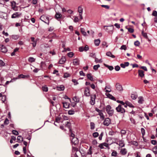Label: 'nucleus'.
<instances>
[{"label": "nucleus", "instance_id": "37998d69", "mask_svg": "<svg viewBox=\"0 0 157 157\" xmlns=\"http://www.w3.org/2000/svg\"><path fill=\"white\" fill-rule=\"evenodd\" d=\"M11 37L13 39L17 40L19 36L17 35H12Z\"/></svg>", "mask_w": 157, "mask_h": 157}, {"label": "nucleus", "instance_id": "c756f323", "mask_svg": "<svg viewBox=\"0 0 157 157\" xmlns=\"http://www.w3.org/2000/svg\"><path fill=\"white\" fill-rule=\"evenodd\" d=\"M63 107L66 109H67L69 108V104L67 102H63Z\"/></svg>", "mask_w": 157, "mask_h": 157}, {"label": "nucleus", "instance_id": "8fccbe9b", "mask_svg": "<svg viewBox=\"0 0 157 157\" xmlns=\"http://www.w3.org/2000/svg\"><path fill=\"white\" fill-rule=\"evenodd\" d=\"M73 100L75 102H78L79 101V100L78 98L76 96H75L73 98Z\"/></svg>", "mask_w": 157, "mask_h": 157}, {"label": "nucleus", "instance_id": "f8f14e48", "mask_svg": "<svg viewBox=\"0 0 157 157\" xmlns=\"http://www.w3.org/2000/svg\"><path fill=\"white\" fill-rule=\"evenodd\" d=\"M62 17V15L60 13L58 12H56V13L55 17L58 21H60V19Z\"/></svg>", "mask_w": 157, "mask_h": 157}, {"label": "nucleus", "instance_id": "2eb2a0df", "mask_svg": "<svg viewBox=\"0 0 157 157\" xmlns=\"http://www.w3.org/2000/svg\"><path fill=\"white\" fill-rule=\"evenodd\" d=\"M71 142L74 145H76L78 143V140L77 138L73 137L71 140Z\"/></svg>", "mask_w": 157, "mask_h": 157}, {"label": "nucleus", "instance_id": "473e14b6", "mask_svg": "<svg viewBox=\"0 0 157 157\" xmlns=\"http://www.w3.org/2000/svg\"><path fill=\"white\" fill-rule=\"evenodd\" d=\"M80 30L81 33L84 36H86V33L85 32V29L83 28H81Z\"/></svg>", "mask_w": 157, "mask_h": 157}, {"label": "nucleus", "instance_id": "774afa93", "mask_svg": "<svg viewBox=\"0 0 157 157\" xmlns=\"http://www.w3.org/2000/svg\"><path fill=\"white\" fill-rule=\"evenodd\" d=\"M115 132L112 130H111L109 131V135L113 136L114 135Z\"/></svg>", "mask_w": 157, "mask_h": 157}, {"label": "nucleus", "instance_id": "f704fd0d", "mask_svg": "<svg viewBox=\"0 0 157 157\" xmlns=\"http://www.w3.org/2000/svg\"><path fill=\"white\" fill-rule=\"evenodd\" d=\"M104 65L106 67L108 68V69L110 71H112L113 69V67L112 66H110L105 64H104Z\"/></svg>", "mask_w": 157, "mask_h": 157}, {"label": "nucleus", "instance_id": "bf43d9fd", "mask_svg": "<svg viewBox=\"0 0 157 157\" xmlns=\"http://www.w3.org/2000/svg\"><path fill=\"white\" fill-rule=\"evenodd\" d=\"M12 133L15 135H18L19 134L18 132L16 130H13L12 131Z\"/></svg>", "mask_w": 157, "mask_h": 157}, {"label": "nucleus", "instance_id": "e433bc0d", "mask_svg": "<svg viewBox=\"0 0 157 157\" xmlns=\"http://www.w3.org/2000/svg\"><path fill=\"white\" fill-rule=\"evenodd\" d=\"M117 152L114 150L113 151H112V154H111V155L112 156H117Z\"/></svg>", "mask_w": 157, "mask_h": 157}, {"label": "nucleus", "instance_id": "603ef678", "mask_svg": "<svg viewBox=\"0 0 157 157\" xmlns=\"http://www.w3.org/2000/svg\"><path fill=\"white\" fill-rule=\"evenodd\" d=\"M27 76L26 75H24L22 74H21L18 76V78H25L26 77H27Z\"/></svg>", "mask_w": 157, "mask_h": 157}, {"label": "nucleus", "instance_id": "412c9836", "mask_svg": "<svg viewBox=\"0 0 157 157\" xmlns=\"http://www.w3.org/2000/svg\"><path fill=\"white\" fill-rule=\"evenodd\" d=\"M106 95L107 96V97L109 98L112 99L113 100L115 101L116 99L112 95L110 94L109 93L106 94Z\"/></svg>", "mask_w": 157, "mask_h": 157}, {"label": "nucleus", "instance_id": "6e6d98bb", "mask_svg": "<svg viewBox=\"0 0 157 157\" xmlns=\"http://www.w3.org/2000/svg\"><path fill=\"white\" fill-rule=\"evenodd\" d=\"M6 96L5 95H3L2 97V101L3 103H4L5 101H6Z\"/></svg>", "mask_w": 157, "mask_h": 157}, {"label": "nucleus", "instance_id": "4c0bfd02", "mask_svg": "<svg viewBox=\"0 0 157 157\" xmlns=\"http://www.w3.org/2000/svg\"><path fill=\"white\" fill-rule=\"evenodd\" d=\"M152 151L155 154H157V146H155L153 148Z\"/></svg>", "mask_w": 157, "mask_h": 157}, {"label": "nucleus", "instance_id": "49530a36", "mask_svg": "<svg viewBox=\"0 0 157 157\" xmlns=\"http://www.w3.org/2000/svg\"><path fill=\"white\" fill-rule=\"evenodd\" d=\"M74 17V21L75 22H77L79 21V19H78V17L76 16H75Z\"/></svg>", "mask_w": 157, "mask_h": 157}, {"label": "nucleus", "instance_id": "052dcab7", "mask_svg": "<svg viewBox=\"0 0 157 157\" xmlns=\"http://www.w3.org/2000/svg\"><path fill=\"white\" fill-rule=\"evenodd\" d=\"M71 51V49L69 48H64V50L62 52H66L67 51Z\"/></svg>", "mask_w": 157, "mask_h": 157}, {"label": "nucleus", "instance_id": "ea45409f", "mask_svg": "<svg viewBox=\"0 0 157 157\" xmlns=\"http://www.w3.org/2000/svg\"><path fill=\"white\" fill-rule=\"evenodd\" d=\"M142 34L143 36L145 38L147 39L148 38L147 33H144L143 31H142Z\"/></svg>", "mask_w": 157, "mask_h": 157}, {"label": "nucleus", "instance_id": "aec40b11", "mask_svg": "<svg viewBox=\"0 0 157 157\" xmlns=\"http://www.w3.org/2000/svg\"><path fill=\"white\" fill-rule=\"evenodd\" d=\"M144 101V100L143 97L141 96L138 98V103L139 104H142Z\"/></svg>", "mask_w": 157, "mask_h": 157}, {"label": "nucleus", "instance_id": "4d7b16f0", "mask_svg": "<svg viewBox=\"0 0 157 157\" xmlns=\"http://www.w3.org/2000/svg\"><path fill=\"white\" fill-rule=\"evenodd\" d=\"M120 49L121 50L124 49L125 50L127 49V48L125 45H123L121 46Z\"/></svg>", "mask_w": 157, "mask_h": 157}, {"label": "nucleus", "instance_id": "c9c22d12", "mask_svg": "<svg viewBox=\"0 0 157 157\" xmlns=\"http://www.w3.org/2000/svg\"><path fill=\"white\" fill-rule=\"evenodd\" d=\"M17 140L19 141V143L23 141V138L21 136H18L17 138Z\"/></svg>", "mask_w": 157, "mask_h": 157}, {"label": "nucleus", "instance_id": "1a4fd4ad", "mask_svg": "<svg viewBox=\"0 0 157 157\" xmlns=\"http://www.w3.org/2000/svg\"><path fill=\"white\" fill-rule=\"evenodd\" d=\"M111 123V120L109 118H106L103 122V124L108 126Z\"/></svg>", "mask_w": 157, "mask_h": 157}, {"label": "nucleus", "instance_id": "e2e57ef3", "mask_svg": "<svg viewBox=\"0 0 157 157\" xmlns=\"http://www.w3.org/2000/svg\"><path fill=\"white\" fill-rule=\"evenodd\" d=\"M103 145L104 146H105L107 147H108L109 149V145L108 144L106 143H103Z\"/></svg>", "mask_w": 157, "mask_h": 157}, {"label": "nucleus", "instance_id": "f3484780", "mask_svg": "<svg viewBox=\"0 0 157 157\" xmlns=\"http://www.w3.org/2000/svg\"><path fill=\"white\" fill-rule=\"evenodd\" d=\"M127 153V151L126 148H122L120 150L121 154L123 155H125Z\"/></svg>", "mask_w": 157, "mask_h": 157}, {"label": "nucleus", "instance_id": "72a5a7b5", "mask_svg": "<svg viewBox=\"0 0 157 157\" xmlns=\"http://www.w3.org/2000/svg\"><path fill=\"white\" fill-rule=\"evenodd\" d=\"M57 89L59 91L63 90L64 89V86L61 85L59 87H57Z\"/></svg>", "mask_w": 157, "mask_h": 157}, {"label": "nucleus", "instance_id": "7c9ffc66", "mask_svg": "<svg viewBox=\"0 0 157 157\" xmlns=\"http://www.w3.org/2000/svg\"><path fill=\"white\" fill-rule=\"evenodd\" d=\"M105 91L107 92H109L111 91V90L109 86H106L105 88Z\"/></svg>", "mask_w": 157, "mask_h": 157}, {"label": "nucleus", "instance_id": "09e8293b", "mask_svg": "<svg viewBox=\"0 0 157 157\" xmlns=\"http://www.w3.org/2000/svg\"><path fill=\"white\" fill-rule=\"evenodd\" d=\"M131 97L132 99L134 100L137 98V96L136 95L133 94H131Z\"/></svg>", "mask_w": 157, "mask_h": 157}, {"label": "nucleus", "instance_id": "9b49d317", "mask_svg": "<svg viewBox=\"0 0 157 157\" xmlns=\"http://www.w3.org/2000/svg\"><path fill=\"white\" fill-rule=\"evenodd\" d=\"M116 89L118 91H122L123 90L122 86L118 83L116 84Z\"/></svg>", "mask_w": 157, "mask_h": 157}, {"label": "nucleus", "instance_id": "423d86ee", "mask_svg": "<svg viewBox=\"0 0 157 157\" xmlns=\"http://www.w3.org/2000/svg\"><path fill=\"white\" fill-rule=\"evenodd\" d=\"M21 15V13L19 12H16L13 13L11 16L12 18H19Z\"/></svg>", "mask_w": 157, "mask_h": 157}, {"label": "nucleus", "instance_id": "f03ea898", "mask_svg": "<svg viewBox=\"0 0 157 157\" xmlns=\"http://www.w3.org/2000/svg\"><path fill=\"white\" fill-rule=\"evenodd\" d=\"M40 19L45 23L48 25H49L50 20L49 17L48 16L45 15H43L40 17Z\"/></svg>", "mask_w": 157, "mask_h": 157}, {"label": "nucleus", "instance_id": "6e6552de", "mask_svg": "<svg viewBox=\"0 0 157 157\" xmlns=\"http://www.w3.org/2000/svg\"><path fill=\"white\" fill-rule=\"evenodd\" d=\"M95 110L98 113V114L100 116V118L102 120H104V117L103 114L102 113V111L98 108H96Z\"/></svg>", "mask_w": 157, "mask_h": 157}, {"label": "nucleus", "instance_id": "9d476101", "mask_svg": "<svg viewBox=\"0 0 157 157\" xmlns=\"http://www.w3.org/2000/svg\"><path fill=\"white\" fill-rule=\"evenodd\" d=\"M95 95H91V99L90 103V104L92 105H94L95 103Z\"/></svg>", "mask_w": 157, "mask_h": 157}, {"label": "nucleus", "instance_id": "5fc2aeb1", "mask_svg": "<svg viewBox=\"0 0 157 157\" xmlns=\"http://www.w3.org/2000/svg\"><path fill=\"white\" fill-rule=\"evenodd\" d=\"M134 44L135 46H138L140 44V42L138 40H137L134 42Z\"/></svg>", "mask_w": 157, "mask_h": 157}, {"label": "nucleus", "instance_id": "a18cd8bd", "mask_svg": "<svg viewBox=\"0 0 157 157\" xmlns=\"http://www.w3.org/2000/svg\"><path fill=\"white\" fill-rule=\"evenodd\" d=\"M141 133L142 134L143 138L144 139V136L145 134V130L144 128H141Z\"/></svg>", "mask_w": 157, "mask_h": 157}, {"label": "nucleus", "instance_id": "c03bdc74", "mask_svg": "<svg viewBox=\"0 0 157 157\" xmlns=\"http://www.w3.org/2000/svg\"><path fill=\"white\" fill-rule=\"evenodd\" d=\"M67 55L69 57L71 58L73 56L74 54L73 52H71L68 53Z\"/></svg>", "mask_w": 157, "mask_h": 157}, {"label": "nucleus", "instance_id": "cd10ccee", "mask_svg": "<svg viewBox=\"0 0 157 157\" xmlns=\"http://www.w3.org/2000/svg\"><path fill=\"white\" fill-rule=\"evenodd\" d=\"M46 65L45 63L44 62H41L40 63V67L41 69H44V68Z\"/></svg>", "mask_w": 157, "mask_h": 157}, {"label": "nucleus", "instance_id": "de8ad7c7", "mask_svg": "<svg viewBox=\"0 0 157 157\" xmlns=\"http://www.w3.org/2000/svg\"><path fill=\"white\" fill-rule=\"evenodd\" d=\"M100 67V65L99 64L95 65L94 66L93 69L95 70H97L98 68Z\"/></svg>", "mask_w": 157, "mask_h": 157}, {"label": "nucleus", "instance_id": "79ce46f5", "mask_svg": "<svg viewBox=\"0 0 157 157\" xmlns=\"http://www.w3.org/2000/svg\"><path fill=\"white\" fill-rule=\"evenodd\" d=\"M90 129H94L95 128V124L94 123L91 122L90 124Z\"/></svg>", "mask_w": 157, "mask_h": 157}, {"label": "nucleus", "instance_id": "bb28decb", "mask_svg": "<svg viewBox=\"0 0 157 157\" xmlns=\"http://www.w3.org/2000/svg\"><path fill=\"white\" fill-rule=\"evenodd\" d=\"M121 147H123L124 146V141L122 140H120L119 141V144L117 143Z\"/></svg>", "mask_w": 157, "mask_h": 157}, {"label": "nucleus", "instance_id": "4468645a", "mask_svg": "<svg viewBox=\"0 0 157 157\" xmlns=\"http://www.w3.org/2000/svg\"><path fill=\"white\" fill-rule=\"evenodd\" d=\"M73 64L74 65L77 66L79 64V60L78 59L76 58L73 60Z\"/></svg>", "mask_w": 157, "mask_h": 157}, {"label": "nucleus", "instance_id": "20e7f679", "mask_svg": "<svg viewBox=\"0 0 157 157\" xmlns=\"http://www.w3.org/2000/svg\"><path fill=\"white\" fill-rule=\"evenodd\" d=\"M78 11L79 13V16L80 19L82 20L83 19L82 13L83 12V9L82 6H79L78 8Z\"/></svg>", "mask_w": 157, "mask_h": 157}, {"label": "nucleus", "instance_id": "393cba45", "mask_svg": "<svg viewBox=\"0 0 157 157\" xmlns=\"http://www.w3.org/2000/svg\"><path fill=\"white\" fill-rule=\"evenodd\" d=\"M106 56L111 57L113 58H114L115 56L114 55H113L110 52H108L106 53Z\"/></svg>", "mask_w": 157, "mask_h": 157}, {"label": "nucleus", "instance_id": "5701e85b", "mask_svg": "<svg viewBox=\"0 0 157 157\" xmlns=\"http://www.w3.org/2000/svg\"><path fill=\"white\" fill-rule=\"evenodd\" d=\"M87 78L90 81H93L94 80L91 74H87Z\"/></svg>", "mask_w": 157, "mask_h": 157}, {"label": "nucleus", "instance_id": "c85d7f7f", "mask_svg": "<svg viewBox=\"0 0 157 157\" xmlns=\"http://www.w3.org/2000/svg\"><path fill=\"white\" fill-rule=\"evenodd\" d=\"M94 42L95 45L98 46L99 45L100 43V40L99 39H96L94 40Z\"/></svg>", "mask_w": 157, "mask_h": 157}, {"label": "nucleus", "instance_id": "3c124183", "mask_svg": "<svg viewBox=\"0 0 157 157\" xmlns=\"http://www.w3.org/2000/svg\"><path fill=\"white\" fill-rule=\"evenodd\" d=\"M127 29L128 30V31L130 33H132L134 32V30L132 28H129Z\"/></svg>", "mask_w": 157, "mask_h": 157}, {"label": "nucleus", "instance_id": "864d4df0", "mask_svg": "<svg viewBox=\"0 0 157 157\" xmlns=\"http://www.w3.org/2000/svg\"><path fill=\"white\" fill-rule=\"evenodd\" d=\"M98 135L99 134L98 132H95L93 134V136L95 138L97 137Z\"/></svg>", "mask_w": 157, "mask_h": 157}, {"label": "nucleus", "instance_id": "7ed1b4c3", "mask_svg": "<svg viewBox=\"0 0 157 157\" xmlns=\"http://www.w3.org/2000/svg\"><path fill=\"white\" fill-rule=\"evenodd\" d=\"M106 27L107 28L105 29L106 31L109 33L110 34H112L113 33V30L114 29L113 26L112 25L110 26H104V28Z\"/></svg>", "mask_w": 157, "mask_h": 157}, {"label": "nucleus", "instance_id": "6ab92c4d", "mask_svg": "<svg viewBox=\"0 0 157 157\" xmlns=\"http://www.w3.org/2000/svg\"><path fill=\"white\" fill-rule=\"evenodd\" d=\"M129 65L128 62H125L124 63H121L120 66L123 68H125L126 67L128 66Z\"/></svg>", "mask_w": 157, "mask_h": 157}, {"label": "nucleus", "instance_id": "a19ab883", "mask_svg": "<svg viewBox=\"0 0 157 157\" xmlns=\"http://www.w3.org/2000/svg\"><path fill=\"white\" fill-rule=\"evenodd\" d=\"M68 113L70 115H72L75 113V111L74 110H70L68 111Z\"/></svg>", "mask_w": 157, "mask_h": 157}, {"label": "nucleus", "instance_id": "2f4dec72", "mask_svg": "<svg viewBox=\"0 0 157 157\" xmlns=\"http://www.w3.org/2000/svg\"><path fill=\"white\" fill-rule=\"evenodd\" d=\"M35 60V59L32 57H30L28 59V61L29 62L32 63L34 62Z\"/></svg>", "mask_w": 157, "mask_h": 157}, {"label": "nucleus", "instance_id": "338daca9", "mask_svg": "<svg viewBox=\"0 0 157 157\" xmlns=\"http://www.w3.org/2000/svg\"><path fill=\"white\" fill-rule=\"evenodd\" d=\"M120 69V67L119 66H117L115 67V69L117 71H119Z\"/></svg>", "mask_w": 157, "mask_h": 157}, {"label": "nucleus", "instance_id": "69168bd1", "mask_svg": "<svg viewBox=\"0 0 157 157\" xmlns=\"http://www.w3.org/2000/svg\"><path fill=\"white\" fill-rule=\"evenodd\" d=\"M72 81L74 83L75 85H76L78 84V82L75 79H72Z\"/></svg>", "mask_w": 157, "mask_h": 157}, {"label": "nucleus", "instance_id": "0e129e2a", "mask_svg": "<svg viewBox=\"0 0 157 157\" xmlns=\"http://www.w3.org/2000/svg\"><path fill=\"white\" fill-rule=\"evenodd\" d=\"M70 125H71V124L68 121H67L66 122V127H67L69 128L70 127Z\"/></svg>", "mask_w": 157, "mask_h": 157}, {"label": "nucleus", "instance_id": "4be33fe9", "mask_svg": "<svg viewBox=\"0 0 157 157\" xmlns=\"http://www.w3.org/2000/svg\"><path fill=\"white\" fill-rule=\"evenodd\" d=\"M139 75L142 78L144 76V71L142 70H138Z\"/></svg>", "mask_w": 157, "mask_h": 157}, {"label": "nucleus", "instance_id": "13d9d810", "mask_svg": "<svg viewBox=\"0 0 157 157\" xmlns=\"http://www.w3.org/2000/svg\"><path fill=\"white\" fill-rule=\"evenodd\" d=\"M70 76V75L69 74L67 73H64V75H63V78H67Z\"/></svg>", "mask_w": 157, "mask_h": 157}, {"label": "nucleus", "instance_id": "ddd939ff", "mask_svg": "<svg viewBox=\"0 0 157 157\" xmlns=\"http://www.w3.org/2000/svg\"><path fill=\"white\" fill-rule=\"evenodd\" d=\"M0 50L3 53H6L7 51V50L6 47L2 45H0Z\"/></svg>", "mask_w": 157, "mask_h": 157}, {"label": "nucleus", "instance_id": "a878e982", "mask_svg": "<svg viewBox=\"0 0 157 157\" xmlns=\"http://www.w3.org/2000/svg\"><path fill=\"white\" fill-rule=\"evenodd\" d=\"M125 104H126L127 105H128V106L130 108L134 107V106L132 105V104L129 101H126L125 102Z\"/></svg>", "mask_w": 157, "mask_h": 157}, {"label": "nucleus", "instance_id": "58836bf2", "mask_svg": "<svg viewBox=\"0 0 157 157\" xmlns=\"http://www.w3.org/2000/svg\"><path fill=\"white\" fill-rule=\"evenodd\" d=\"M42 89L44 91L47 92L48 91V88L46 86H42Z\"/></svg>", "mask_w": 157, "mask_h": 157}, {"label": "nucleus", "instance_id": "39448f33", "mask_svg": "<svg viewBox=\"0 0 157 157\" xmlns=\"http://www.w3.org/2000/svg\"><path fill=\"white\" fill-rule=\"evenodd\" d=\"M117 111L121 113H124L125 112V110L124 108L121 107V105H119L118 107L116 108Z\"/></svg>", "mask_w": 157, "mask_h": 157}, {"label": "nucleus", "instance_id": "0eeeda50", "mask_svg": "<svg viewBox=\"0 0 157 157\" xmlns=\"http://www.w3.org/2000/svg\"><path fill=\"white\" fill-rule=\"evenodd\" d=\"M84 95L86 97H89L90 95V88L88 87H85L84 92Z\"/></svg>", "mask_w": 157, "mask_h": 157}, {"label": "nucleus", "instance_id": "f257e3e1", "mask_svg": "<svg viewBox=\"0 0 157 157\" xmlns=\"http://www.w3.org/2000/svg\"><path fill=\"white\" fill-rule=\"evenodd\" d=\"M106 110L109 116H112L113 115L114 113V110L112 109V107L110 105H108L106 106Z\"/></svg>", "mask_w": 157, "mask_h": 157}, {"label": "nucleus", "instance_id": "dca6fc26", "mask_svg": "<svg viewBox=\"0 0 157 157\" xmlns=\"http://www.w3.org/2000/svg\"><path fill=\"white\" fill-rule=\"evenodd\" d=\"M66 61V59L65 57V56H63L59 61V64H63Z\"/></svg>", "mask_w": 157, "mask_h": 157}, {"label": "nucleus", "instance_id": "a211bd4d", "mask_svg": "<svg viewBox=\"0 0 157 157\" xmlns=\"http://www.w3.org/2000/svg\"><path fill=\"white\" fill-rule=\"evenodd\" d=\"M31 41L33 42L31 44H32L33 47H35L36 45L37 40H35V38L34 37H31Z\"/></svg>", "mask_w": 157, "mask_h": 157}, {"label": "nucleus", "instance_id": "680f3d73", "mask_svg": "<svg viewBox=\"0 0 157 157\" xmlns=\"http://www.w3.org/2000/svg\"><path fill=\"white\" fill-rule=\"evenodd\" d=\"M152 15L154 16L157 17V12L155 10L152 13Z\"/></svg>", "mask_w": 157, "mask_h": 157}, {"label": "nucleus", "instance_id": "b1692460", "mask_svg": "<svg viewBox=\"0 0 157 157\" xmlns=\"http://www.w3.org/2000/svg\"><path fill=\"white\" fill-rule=\"evenodd\" d=\"M11 3L12 9L14 10H15V9L16 7V2L14 1H13L11 2Z\"/></svg>", "mask_w": 157, "mask_h": 157}]
</instances>
